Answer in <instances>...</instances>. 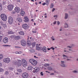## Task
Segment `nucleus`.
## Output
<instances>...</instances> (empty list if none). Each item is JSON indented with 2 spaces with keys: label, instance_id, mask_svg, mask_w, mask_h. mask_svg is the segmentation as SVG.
<instances>
[{
  "label": "nucleus",
  "instance_id": "nucleus-1",
  "mask_svg": "<svg viewBox=\"0 0 78 78\" xmlns=\"http://www.w3.org/2000/svg\"><path fill=\"white\" fill-rule=\"evenodd\" d=\"M13 63L15 65H17L18 67L21 66L22 64V61L20 60H18L17 61L16 60L13 61Z\"/></svg>",
  "mask_w": 78,
  "mask_h": 78
},
{
  "label": "nucleus",
  "instance_id": "nucleus-2",
  "mask_svg": "<svg viewBox=\"0 0 78 78\" xmlns=\"http://www.w3.org/2000/svg\"><path fill=\"white\" fill-rule=\"evenodd\" d=\"M1 17L2 20L6 21L7 19L6 15L5 14H1Z\"/></svg>",
  "mask_w": 78,
  "mask_h": 78
},
{
  "label": "nucleus",
  "instance_id": "nucleus-3",
  "mask_svg": "<svg viewBox=\"0 0 78 78\" xmlns=\"http://www.w3.org/2000/svg\"><path fill=\"white\" fill-rule=\"evenodd\" d=\"M8 22L10 25H11L13 23V19L11 17H9V18Z\"/></svg>",
  "mask_w": 78,
  "mask_h": 78
},
{
  "label": "nucleus",
  "instance_id": "nucleus-4",
  "mask_svg": "<svg viewBox=\"0 0 78 78\" xmlns=\"http://www.w3.org/2000/svg\"><path fill=\"white\" fill-rule=\"evenodd\" d=\"M22 76L23 78H27L28 77V74L27 73H24L22 74Z\"/></svg>",
  "mask_w": 78,
  "mask_h": 78
},
{
  "label": "nucleus",
  "instance_id": "nucleus-5",
  "mask_svg": "<svg viewBox=\"0 0 78 78\" xmlns=\"http://www.w3.org/2000/svg\"><path fill=\"white\" fill-rule=\"evenodd\" d=\"M23 66V67H25L27 66V62L25 60V59H23L22 60Z\"/></svg>",
  "mask_w": 78,
  "mask_h": 78
},
{
  "label": "nucleus",
  "instance_id": "nucleus-6",
  "mask_svg": "<svg viewBox=\"0 0 78 78\" xmlns=\"http://www.w3.org/2000/svg\"><path fill=\"white\" fill-rule=\"evenodd\" d=\"M34 70L33 71V73L38 72L39 71V68L38 67H36L34 68Z\"/></svg>",
  "mask_w": 78,
  "mask_h": 78
},
{
  "label": "nucleus",
  "instance_id": "nucleus-7",
  "mask_svg": "<svg viewBox=\"0 0 78 78\" xmlns=\"http://www.w3.org/2000/svg\"><path fill=\"white\" fill-rule=\"evenodd\" d=\"M3 61L6 62V63H9L10 61H11V60L9 58H5L3 59Z\"/></svg>",
  "mask_w": 78,
  "mask_h": 78
},
{
  "label": "nucleus",
  "instance_id": "nucleus-8",
  "mask_svg": "<svg viewBox=\"0 0 78 78\" xmlns=\"http://www.w3.org/2000/svg\"><path fill=\"white\" fill-rule=\"evenodd\" d=\"M21 43L22 45V46H25L27 43H26V41L24 40H22L21 41Z\"/></svg>",
  "mask_w": 78,
  "mask_h": 78
},
{
  "label": "nucleus",
  "instance_id": "nucleus-9",
  "mask_svg": "<svg viewBox=\"0 0 78 78\" xmlns=\"http://www.w3.org/2000/svg\"><path fill=\"white\" fill-rule=\"evenodd\" d=\"M14 6L12 5H9L8 6V9L9 11H12Z\"/></svg>",
  "mask_w": 78,
  "mask_h": 78
},
{
  "label": "nucleus",
  "instance_id": "nucleus-10",
  "mask_svg": "<svg viewBox=\"0 0 78 78\" xmlns=\"http://www.w3.org/2000/svg\"><path fill=\"white\" fill-rule=\"evenodd\" d=\"M64 61H61V64L60 66L63 67H66V65L64 64Z\"/></svg>",
  "mask_w": 78,
  "mask_h": 78
},
{
  "label": "nucleus",
  "instance_id": "nucleus-11",
  "mask_svg": "<svg viewBox=\"0 0 78 78\" xmlns=\"http://www.w3.org/2000/svg\"><path fill=\"white\" fill-rule=\"evenodd\" d=\"M24 19H25L24 21L25 22H29V19H28V18L27 16H25Z\"/></svg>",
  "mask_w": 78,
  "mask_h": 78
},
{
  "label": "nucleus",
  "instance_id": "nucleus-12",
  "mask_svg": "<svg viewBox=\"0 0 78 78\" xmlns=\"http://www.w3.org/2000/svg\"><path fill=\"white\" fill-rule=\"evenodd\" d=\"M3 42L5 44H6V43H7V42H8V39L7 37H6L5 38H4L3 39Z\"/></svg>",
  "mask_w": 78,
  "mask_h": 78
},
{
  "label": "nucleus",
  "instance_id": "nucleus-13",
  "mask_svg": "<svg viewBox=\"0 0 78 78\" xmlns=\"http://www.w3.org/2000/svg\"><path fill=\"white\" fill-rule=\"evenodd\" d=\"M41 50H42L44 52L47 53V48L46 47L44 46L42 49H41Z\"/></svg>",
  "mask_w": 78,
  "mask_h": 78
},
{
  "label": "nucleus",
  "instance_id": "nucleus-14",
  "mask_svg": "<svg viewBox=\"0 0 78 78\" xmlns=\"http://www.w3.org/2000/svg\"><path fill=\"white\" fill-rule=\"evenodd\" d=\"M15 10L16 12H20V8L18 7H16L15 9Z\"/></svg>",
  "mask_w": 78,
  "mask_h": 78
},
{
  "label": "nucleus",
  "instance_id": "nucleus-15",
  "mask_svg": "<svg viewBox=\"0 0 78 78\" xmlns=\"http://www.w3.org/2000/svg\"><path fill=\"white\" fill-rule=\"evenodd\" d=\"M37 61L35 60L34 62L32 63L31 64L33 65V66H36V65H37Z\"/></svg>",
  "mask_w": 78,
  "mask_h": 78
},
{
  "label": "nucleus",
  "instance_id": "nucleus-16",
  "mask_svg": "<svg viewBox=\"0 0 78 78\" xmlns=\"http://www.w3.org/2000/svg\"><path fill=\"white\" fill-rule=\"evenodd\" d=\"M36 50H39L40 49H41V48L39 46V45H38V44H36Z\"/></svg>",
  "mask_w": 78,
  "mask_h": 78
},
{
  "label": "nucleus",
  "instance_id": "nucleus-17",
  "mask_svg": "<svg viewBox=\"0 0 78 78\" xmlns=\"http://www.w3.org/2000/svg\"><path fill=\"white\" fill-rule=\"evenodd\" d=\"M27 26L28 25H27V24H24L22 25V27L23 28H24V29H25L27 28Z\"/></svg>",
  "mask_w": 78,
  "mask_h": 78
},
{
  "label": "nucleus",
  "instance_id": "nucleus-18",
  "mask_svg": "<svg viewBox=\"0 0 78 78\" xmlns=\"http://www.w3.org/2000/svg\"><path fill=\"white\" fill-rule=\"evenodd\" d=\"M17 20L19 22H22V20L20 17L17 18Z\"/></svg>",
  "mask_w": 78,
  "mask_h": 78
},
{
  "label": "nucleus",
  "instance_id": "nucleus-19",
  "mask_svg": "<svg viewBox=\"0 0 78 78\" xmlns=\"http://www.w3.org/2000/svg\"><path fill=\"white\" fill-rule=\"evenodd\" d=\"M20 38V37L19 36H16L14 37L15 40H19Z\"/></svg>",
  "mask_w": 78,
  "mask_h": 78
},
{
  "label": "nucleus",
  "instance_id": "nucleus-20",
  "mask_svg": "<svg viewBox=\"0 0 78 78\" xmlns=\"http://www.w3.org/2000/svg\"><path fill=\"white\" fill-rule=\"evenodd\" d=\"M36 43L35 42L32 43V45L30 46V47H31V46H32V47H30V48H33V47H34Z\"/></svg>",
  "mask_w": 78,
  "mask_h": 78
},
{
  "label": "nucleus",
  "instance_id": "nucleus-21",
  "mask_svg": "<svg viewBox=\"0 0 78 78\" xmlns=\"http://www.w3.org/2000/svg\"><path fill=\"white\" fill-rule=\"evenodd\" d=\"M35 60L34 59H30L29 60V62H30V63H31V64L33 62H34Z\"/></svg>",
  "mask_w": 78,
  "mask_h": 78
},
{
  "label": "nucleus",
  "instance_id": "nucleus-22",
  "mask_svg": "<svg viewBox=\"0 0 78 78\" xmlns=\"http://www.w3.org/2000/svg\"><path fill=\"white\" fill-rule=\"evenodd\" d=\"M48 70H51V71L54 70V69H53V68H52V67H48Z\"/></svg>",
  "mask_w": 78,
  "mask_h": 78
},
{
  "label": "nucleus",
  "instance_id": "nucleus-23",
  "mask_svg": "<svg viewBox=\"0 0 78 78\" xmlns=\"http://www.w3.org/2000/svg\"><path fill=\"white\" fill-rule=\"evenodd\" d=\"M32 68H33V67L31 66H28L27 69L29 70H31L32 69Z\"/></svg>",
  "mask_w": 78,
  "mask_h": 78
},
{
  "label": "nucleus",
  "instance_id": "nucleus-24",
  "mask_svg": "<svg viewBox=\"0 0 78 78\" xmlns=\"http://www.w3.org/2000/svg\"><path fill=\"white\" fill-rule=\"evenodd\" d=\"M20 14H21V16H24V15H25V12H24L23 11H22L20 12Z\"/></svg>",
  "mask_w": 78,
  "mask_h": 78
},
{
  "label": "nucleus",
  "instance_id": "nucleus-25",
  "mask_svg": "<svg viewBox=\"0 0 78 78\" xmlns=\"http://www.w3.org/2000/svg\"><path fill=\"white\" fill-rule=\"evenodd\" d=\"M19 34L20 35H23V36L25 34L24 33V32H23L20 31V32H19Z\"/></svg>",
  "mask_w": 78,
  "mask_h": 78
},
{
  "label": "nucleus",
  "instance_id": "nucleus-26",
  "mask_svg": "<svg viewBox=\"0 0 78 78\" xmlns=\"http://www.w3.org/2000/svg\"><path fill=\"white\" fill-rule=\"evenodd\" d=\"M27 44L28 45H31V43L30 41H29V40H28L27 41Z\"/></svg>",
  "mask_w": 78,
  "mask_h": 78
},
{
  "label": "nucleus",
  "instance_id": "nucleus-27",
  "mask_svg": "<svg viewBox=\"0 0 78 78\" xmlns=\"http://www.w3.org/2000/svg\"><path fill=\"white\" fill-rule=\"evenodd\" d=\"M67 17H68V14H67V13H66L65 19H67Z\"/></svg>",
  "mask_w": 78,
  "mask_h": 78
},
{
  "label": "nucleus",
  "instance_id": "nucleus-28",
  "mask_svg": "<svg viewBox=\"0 0 78 78\" xmlns=\"http://www.w3.org/2000/svg\"><path fill=\"white\" fill-rule=\"evenodd\" d=\"M17 72H19V73H21V72H22V70L20 69H17Z\"/></svg>",
  "mask_w": 78,
  "mask_h": 78
},
{
  "label": "nucleus",
  "instance_id": "nucleus-29",
  "mask_svg": "<svg viewBox=\"0 0 78 78\" xmlns=\"http://www.w3.org/2000/svg\"><path fill=\"white\" fill-rule=\"evenodd\" d=\"M49 64H44V67H47L48 66H49Z\"/></svg>",
  "mask_w": 78,
  "mask_h": 78
},
{
  "label": "nucleus",
  "instance_id": "nucleus-30",
  "mask_svg": "<svg viewBox=\"0 0 78 78\" xmlns=\"http://www.w3.org/2000/svg\"><path fill=\"white\" fill-rule=\"evenodd\" d=\"M65 28H68V27H69V26H68V24H67V23H65Z\"/></svg>",
  "mask_w": 78,
  "mask_h": 78
},
{
  "label": "nucleus",
  "instance_id": "nucleus-31",
  "mask_svg": "<svg viewBox=\"0 0 78 78\" xmlns=\"http://www.w3.org/2000/svg\"><path fill=\"white\" fill-rule=\"evenodd\" d=\"M54 6V4H51L50 5V8H53Z\"/></svg>",
  "mask_w": 78,
  "mask_h": 78
},
{
  "label": "nucleus",
  "instance_id": "nucleus-32",
  "mask_svg": "<svg viewBox=\"0 0 78 78\" xmlns=\"http://www.w3.org/2000/svg\"><path fill=\"white\" fill-rule=\"evenodd\" d=\"M73 73H78V71H77L75 70L73 71Z\"/></svg>",
  "mask_w": 78,
  "mask_h": 78
},
{
  "label": "nucleus",
  "instance_id": "nucleus-33",
  "mask_svg": "<svg viewBox=\"0 0 78 78\" xmlns=\"http://www.w3.org/2000/svg\"><path fill=\"white\" fill-rule=\"evenodd\" d=\"M29 51L30 53H31V52L33 53V52H34V50L31 49V50H30Z\"/></svg>",
  "mask_w": 78,
  "mask_h": 78
},
{
  "label": "nucleus",
  "instance_id": "nucleus-34",
  "mask_svg": "<svg viewBox=\"0 0 78 78\" xmlns=\"http://www.w3.org/2000/svg\"><path fill=\"white\" fill-rule=\"evenodd\" d=\"M9 34H13L14 33V32L12 31H9L8 32Z\"/></svg>",
  "mask_w": 78,
  "mask_h": 78
},
{
  "label": "nucleus",
  "instance_id": "nucleus-35",
  "mask_svg": "<svg viewBox=\"0 0 78 78\" xmlns=\"http://www.w3.org/2000/svg\"><path fill=\"white\" fill-rule=\"evenodd\" d=\"M2 10V5L0 4V11Z\"/></svg>",
  "mask_w": 78,
  "mask_h": 78
},
{
  "label": "nucleus",
  "instance_id": "nucleus-36",
  "mask_svg": "<svg viewBox=\"0 0 78 78\" xmlns=\"http://www.w3.org/2000/svg\"><path fill=\"white\" fill-rule=\"evenodd\" d=\"M15 37V35H11L10 37L11 38V39H13V38H14Z\"/></svg>",
  "mask_w": 78,
  "mask_h": 78
},
{
  "label": "nucleus",
  "instance_id": "nucleus-37",
  "mask_svg": "<svg viewBox=\"0 0 78 78\" xmlns=\"http://www.w3.org/2000/svg\"><path fill=\"white\" fill-rule=\"evenodd\" d=\"M3 34H0V38H1V40L2 39V37H3Z\"/></svg>",
  "mask_w": 78,
  "mask_h": 78
},
{
  "label": "nucleus",
  "instance_id": "nucleus-38",
  "mask_svg": "<svg viewBox=\"0 0 78 78\" xmlns=\"http://www.w3.org/2000/svg\"><path fill=\"white\" fill-rule=\"evenodd\" d=\"M3 55L2 54H0V59H2V58H3Z\"/></svg>",
  "mask_w": 78,
  "mask_h": 78
},
{
  "label": "nucleus",
  "instance_id": "nucleus-39",
  "mask_svg": "<svg viewBox=\"0 0 78 78\" xmlns=\"http://www.w3.org/2000/svg\"><path fill=\"white\" fill-rule=\"evenodd\" d=\"M3 27H4L5 28V27H7V26H6V24L5 23V24H4L3 25Z\"/></svg>",
  "mask_w": 78,
  "mask_h": 78
},
{
  "label": "nucleus",
  "instance_id": "nucleus-40",
  "mask_svg": "<svg viewBox=\"0 0 78 78\" xmlns=\"http://www.w3.org/2000/svg\"><path fill=\"white\" fill-rule=\"evenodd\" d=\"M50 2V0H46V3L48 4L49 3V2Z\"/></svg>",
  "mask_w": 78,
  "mask_h": 78
},
{
  "label": "nucleus",
  "instance_id": "nucleus-41",
  "mask_svg": "<svg viewBox=\"0 0 78 78\" xmlns=\"http://www.w3.org/2000/svg\"><path fill=\"white\" fill-rule=\"evenodd\" d=\"M3 46L4 47H11V45H4Z\"/></svg>",
  "mask_w": 78,
  "mask_h": 78
},
{
  "label": "nucleus",
  "instance_id": "nucleus-42",
  "mask_svg": "<svg viewBox=\"0 0 78 78\" xmlns=\"http://www.w3.org/2000/svg\"><path fill=\"white\" fill-rule=\"evenodd\" d=\"M5 75H8L9 74V73L8 71H6L5 73Z\"/></svg>",
  "mask_w": 78,
  "mask_h": 78
},
{
  "label": "nucleus",
  "instance_id": "nucleus-43",
  "mask_svg": "<svg viewBox=\"0 0 78 78\" xmlns=\"http://www.w3.org/2000/svg\"><path fill=\"white\" fill-rule=\"evenodd\" d=\"M40 75L41 76H43V75H44V74L43 73V72H41V73H40Z\"/></svg>",
  "mask_w": 78,
  "mask_h": 78
},
{
  "label": "nucleus",
  "instance_id": "nucleus-44",
  "mask_svg": "<svg viewBox=\"0 0 78 78\" xmlns=\"http://www.w3.org/2000/svg\"><path fill=\"white\" fill-rule=\"evenodd\" d=\"M63 57H66V58H68V57L66 55H63Z\"/></svg>",
  "mask_w": 78,
  "mask_h": 78
},
{
  "label": "nucleus",
  "instance_id": "nucleus-45",
  "mask_svg": "<svg viewBox=\"0 0 78 78\" xmlns=\"http://www.w3.org/2000/svg\"><path fill=\"white\" fill-rule=\"evenodd\" d=\"M3 69H2V68H0V72H3Z\"/></svg>",
  "mask_w": 78,
  "mask_h": 78
},
{
  "label": "nucleus",
  "instance_id": "nucleus-46",
  "mask_svg": "<svg viewBox=\"0 0 78 78\" xmlns=\"http://www.w3.org/2000/svg\"><path fill=\"white\" fill-rule=\"evenodd\" d=\"M16 13V12L15 11H12V14H15Z\"/></svg>",
  "mask_w": 78,
  "mask_h": 78
},
{
  "label": "nucleus",
  "instance_id": "nucleus-47",
  "mask_svg": "<svg viewBox=\"0 0 78 78\" xmlns=\"http://www.w3.org/2000/svg\"><path fill=\"white\" fill-rule=\"evenodd\" d=\"M56 21H54V22L53 24L54 25H55V24H56Z\"/></svg>",
  "mask_w": 78,
  "mask_h": 78
},
{
  "label": "nucleus",
  "instance_id": "nucleus-48",
  "mask_svg": "<svg viewBox=\"0 0 78 78\" xmlns=\"http://www.w3.org/2000/svg\"><path fill=\"white\" fill-rule=\"evenodd\" d=\"M32 33H36V31H32Z\"/></svg>",
  "mask_w": 78,
  "mask_h": 78
},
{
  "label": "nucleus",
  "instance_id": "nucleus-49",
  "mask_svg": "<svg viewBox=\"0 0 78 78\" xmlns=\"http://www.w3.org/2000/svg\"><path fill=\"white\" fill-rule=\"evenodd\" d=\"M55 10V8H53L52 10V12H53Z\"/></svg>",
  "mask_w": 78,
  "mask_h": 78
},
{
  "label": "nucleus",
  "instance_id": "nucleus-50",
  "mask_svg": "<svg viewBox=\"0 0 78 78\" xmlns=\"http://www.w3.org/2000/svg\"><path fill=\"white\" fill-rule=\"evenodd\" d=\"M46 4V3H43L42 4V5H45Z\"/></svg>",
  "mask_w": 78,
  "mask_h": 78
},
{
  "label": "nucleus",
  "instance_id": "nucleus-51",
  "mask_svg": "<svg viewBox=\"0 0 78 78\" xmlns=\"http://www.w3.org/2000/svg\"><path fill=\"white\" fill-rule=\"evenodd\" d=\"M2 66V63L1 62H0V67H1Z\"/></svg>",
  "mask_w": 78,
  "mask_h": 78
},
{
  "label": "nucleus",
  "instance_id": "nucleus-52",
  "mask_svg": "<svg viewBox=\"0 0 78 78\" xmlns=\"http://www.w3.org/2000/svg\"><path fill=\"white\" fill-rule=\"evenodd\" d=\"M67 47H68V48H72L70 46H67Z\"/></svg>",
  "mask_w": 78,
  "mask_h": 78
},
{
  "label": "nucleus",
  "instance_id": "nucleus-53",
  "mask_svg": "<svg viewBox=\"0 0 78 78\" xmlns=\"http://www.w3.org/2000/svg\"><path fill=\"white\" fill-rule=\"evenodd\" d=\"M16 1L17 2H20V0H16Z\"/></svg>",
  "mask_w": 78,
  "mask_h": 78
},
{
  "label": "nucleus",
  "instance_id": "nucleus-54",
  "mask_svg": "<svg viewBox=\"0 0 78 78\" xmlns=\"http://www.w3.org/2000/svg\"><path fill=\"white\" fill-rule=\"evenodd\" d=\"M59 23H60L59 21H57V24L58 25H59Z\"/></svg>",
  "mask_w": 78,
  "mask_h": 78
},
{
  "label": "nucleus",
  "instance_id": "nucleus-55",
  "mask_svg": "<svg viewBox=\"0 0 78 78\" xmlns=\"http://www.w3.org/2000/svg\"><path fill=\"white\" fill-rule=\"evenodd\" d=\"M50 75H54V73H51Z\"/></svg>",
  "mask_w": 78,
  "mask_h": 78
},
{
  "label": "nucleus",
  "instance_id": "nucleus-56",
  "mask_svg": "<svg viewBox=\"0 0 78 78\" xmlns=\"http://www.w3.org/2000/svg\"><path fill=\"white\" fill-rule=\"evenodd\" d=\"M67 61H70V59H69V58H67Z\"/></svg>",
  "mask_w": 78,
  "mask_h": 78
},
{
  "label": "nucleus",
  "instance_id": "nucleus-57",
  "mask_svg": "<svg viewBox=\"0 0 78 78\" xmlns=\"http://www.w3.org/2000/svg\"><path fill=\"white\" fill-rule=\"evenodd\" d=\"M54 17H57V15H55L54 16Z\"/></svg>",
  "mask_w": 78,
  "mask_h": 78
},
{
  "label": "nucleus",
  "instance_id": "nucleus-58",
  "mask_svg": "<svg viewBox=\"0 0 78 78\" xmlns=\"http://www.w3.org/2000/svg\"><path fill=\"white\" fill-rule=\"evenodd\" d=\"M1 23L2 25H3V22H1Z\"/></svg>",
  "mask_w": 78,
  "mask_h": 78
},
{
  "label": "nucleus",
  "instance_id": "nucleus-59",
  "mask_svg": "<svg viewBox=\"0 0 78 78\" xmlns=\"http://www.w3.org/2000/svg\"><path fill=\"white\" fill-rule=\"evenodd\" d=\"M16 54H19V52H17V51H16Z\"/></svg>",
  "mask_w": 78,
  "mask_h": 78
},
{
  "label": "nucleus",
  "instance_id": "nucleus-60",
  "mask_svg": "<svg viewBox=\"0 0 78 78\" xmlns=\"http://www.w3.org/2000/svg\"><path fill=\"white\" fill-rule=\"evenodd\" d=\"M47 49H48V50H50V48H48Z\"/></svg>",
  "mask_w": 78,
  "mask_h": 78
},
{
  "label": "nucleus",
  "instance_id": "nucleus-61",
  "mask_svg": "<svg viewBox=\"0 0 78 78\" xmlns=\"http://www.w3.org/2000/svg\"><path fill=\"white\" fill-rule=\"evenodd\" d=\"M13 69H10V70H13Z\"/></svg>",
  "mask_w": 78,
  "mask_h": 78
},
{
  "label": "nucleus",
  "instance_id": "nucleus-62",
  "mask_svg": "<svg viewBox=\"0 0 78 78\" xmlns=\"http://www.w3.org/2000/svg\"><path fill=\"white\" fill-rule=\"evenodd\" d=\"M52 49L54 51V49H55V48H53Z\"/></svg>",
  "mask_w": 78,
  "mask_h": 78
},
{
  "label": "nucleus",
  "instance_id": "nucleus-63",
  "mask_svg": "<svg viewBox=\"0 0 78 78\" xmlns=\"http://www.w3.org/2000/svg\"><path fill=\"white\" fill-rule=\"evenodd\" d=\"M16 73V75H19V73Z\"/></svg>",
  "mask_w": 78,
  "mask_h": 78
},
{
  "label": "nucleus",
  "instance_id": "nucleus-64",
  "mask_svg": "<svg viewBox=\"0 0 78 78\" xmlns=\"http://www.w3.org/2000/svg\"><path fill=\"white\" fill-rule=\"evenodd\" d=\"M39 4H41V2H39Z\"/></svg>",
  "mask_w": 78,
  "mask_h": 78
}]
</instances>
